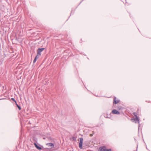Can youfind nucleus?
I'll return each mask as SVG.
<instances>
[{
	"mask_svg": "<svg viewBox=\"0 0 151 151\" xmlns=\"http://www.w3.org/2000/svg\"><path fill=\"white\" fill-rule=\"evenodd\" d=\"M72 14V12H71V13H70V14Z\"/></svg>",
	"mask_w": 151,
	"mask_h": 151,
	"instance_id": "b1692460",
	"label": "nucleus"
},
{
	"mask_svg": "<svg viewBox=\"0 0 151 151\" xmlns=\"http://www.w3.org/2000/svg\"><path fill=\"white\" fill-rule=\"evenodd\" d=\"M105 117H107V116H105Z\"/></svg>",
	"mask_w": 151,
	"mask_h": 151,
	"instance_id": "5701e85b",
	"label": "nucleus"
},
{
	"mask_svg": "<svg viewBox=\"0 0 151 151\" xmlns=\"http://www.w3.org/2000/svg\"><path fill=\"white\" fill-rule=\"evenodd\" d=\"M43 139H45V137H44V138H43Z\"/></svg>",
	"mask_w": 151,
	"mask_h": 151,
	"instance_id": "aec40b11",
	"label": "nucleus"
},
{
	"mask_svg": "<svg viewBox=\"0 0 151 151\" xmlns=\"http://www.w3.org/2000/svg\"><path fill=\"white\" fill-rule=\"evenodd\" d=\"M38 56L39 55H38V54H37V55L36 56L35 58L37 59L38 58Z\"/></svg>",
	"mask_w": 151,
	"mask_h": 151,
	"instance_id": "dca6fc26",
	"label": "nucleus"
},
{
	"mask_svg": "<svg viewBox=\"0 0 151 151\" xmlns=\"http://www.w3.org/2000/svg\"><path fill=\"white\" fill-rule=\"evenodd\" d=\"M119 101H120L119 100H116V97L115 96L114 98V100L113 101V108H116L115 105L117 104H118L119 102Z\"/></svg>",
	"mask_w": 151,
	"mask_h": 151,
	"instance_id": "f257e3e1",
	"label": "nucleus"
},
{
	"mask_svg": "<svg viewBox=\"0 0 151 151\" xmlns=\"http://www.w3.org/2000/svg\"><path fill=\"white\" fill-rule=\"evenodd\" d=\"M11 100L14 101L15 103V104L17 103V101L15 100V99L14 98H11Z\"/></svg>",
	"mask_w": 151,
	"mask_h": 151,
	"instance_id": "9b49d317",
	"label": "nucleus"
},
{
	"mask_svg": "<svg viewBox=\"0 0 151 151\" xmlns=\"http://www.w3.org/2000/svg\"><path fill=\"white\" fill-rule=\"evenodd\" d=\"M37 59H36L35 58H34V59L33 60V63H34L36 62V61H37Z\"/></svg>",
	"mask_w": 151,
	"mask_h": 151,
	"instance_id": "2eb2a0df",
	"label": "nucleus"
},
{
	"mask_svg": "<svg viewBox=\"0 0 151 151\" xmlns=\"http://www.w3.org/2000/svg\"><path fill=\"white\" fill-rule=\"evenodd\" d=\"M131 120L133 122H134L135 123H139V119L137 117H136L135 118L132 119Z\"/></svg>",
	"mask_w": 151,
	"mask_h": 151,
	"instance_id": "39448f33",
	"label": "nucleus"
},
{
	"mask_svg": "<svg viewBox=\"0 0 151 151\" xmlns=\"http://www.w3.org/2000/svg\"><path fill=\"white\" fill-rule=\"evenodd\" d=\"M71 139L73 141H75L76 140V138L75 137L73 136L71 138Z\"/></svg>",
	"mask_w": 151,
	"mask_h": 151,
	"instance_id": "ddd939ff",
	"label": "nucleus"
},
{
	"mask_svg": "<svg viewBox=\"0 0 151 151\" xmlns=\"http://www.w3.org/2000/svg\"><path fill=\"white\" fill-rule=\"evenodd\" d=\"M45 49V48H39L37 50V54H38V55L40 56L41 52H42Z\"/></svg>",
	"mask_w": 151,
	"mask_h": 151,
	"instance_id": "20e7f679",
	"label": "nucleus"
},
{
	"mask_svg": "<svg viewBox=\"0 0 151 151\" xmlns=\"http://www.w3.org/2000/svg\"><path fill=\"white\" fill-rule=\"evenodd\" d=\"M90 136H93V135L92 134H90Z\"/></svg>",
	"mask_w": 151,
	"mask_h": 151,
	"instance_id": "6ab92c4d",
	"label": "nucleus"
},
{
	"mask_svg": "<svg viewBox=\"0 0 151 151\" xmlns=\"http://www.w3.org/2000/svg\"><path fill=\"white\" fill-rule=\"evenodd\" d=\"M47 145L49 147H51V148L54 147V144L52 143H47Z\"/></svg>",
	"mask_w": 151,
	"mask_h": 151,
	"instance_id": "6e6552de",
	"label": "nucleus"
},
{
	"mask_svg": "<svg viewBox=\"0 0 151 151\" xmlns=\"http://www.w3.org/2000/svg\"><path fill=\"white\" fill-rule=\"evenodd\" d=\"M134 115V116L136 117H137V114L135 113H133Z\"/></svg>",
	"mask_w": 151,
	"mask_h": 151,
	"instance_id": "f3484780",
	"label": "nucleus"
},
{
	"mask_svg": "<svg viewBox=\"0 0 151 151\" xmlns=\"http://www.w3.org/2000/svg\"><path fill=\"white\" fill-rule=\"evenodd\" d=\"M112 113L115 114H120V112L119 111L116 109H113L111 111Z\"/></svg>",
	"mask_w": 151,
	"mask_h": 151,
	"instance_id": "423d86ee",
	"label": "nucleus"
},
{
	"mask_svg": "<svg viewBox=\"0 0 151 151\" xmlns=\"http://www.w3.org/2000/svg\"><path fill=\"white\" fill-rule=\"evenodd\" d=\"M15 104H16V106H17V107H18V108L19 109V110H21V107L20 106H19L18 104H17V103H16Z\"/></svg>",
	"mask_w": 151,
	"mask_h": 151,
	"instance_id": "1a4fd4ad",
	"label": "nucleus"
},
{
	"mask_svg": "<svg viewBox=\"0 0 151 151\" xmlns=\"http://www.w3.org/2000/svg\"><path fill=\"white\" fill-rule=\"evenodd\" d=\"M33 139L34 141H35L36 142H37V139L36 137H34L33 138Z\"/></svg>",
	"mask_w": 151,
	"mask_h": 151,
	"instance_id": "4468645a",
	"label": "nucleus"
},
{
	"mask_svg": "<svg viewBox=\"0 0 151 151\" xmlns=\"http://www.w3.org/2000/svg\"><path fill=\"white\" fill-rule=\"evenodd\" d=\"M111 148L108 149L106 148V150L105 151H111Z\"/></svg>",
	"mask_w": 151,
	"mask_h": 151,
	"instance_id": "f8f14e48",
	"label": "nucleus"
},
{
	"mask_svg": "<svg viewBox=\"0 0 151 151\" xmlns=\"http://www.w3.org/2000/svg\"><path fill=\"white\" fill-rule=\"evenodd\" d=\"M34 144L36 148L39 150H42V147H43L42 146H41L40 144L39 145H38L36 142H34Z\"/></svg>",
	"mask_w": 151,
	"mask_h": 151,
	"instance_id": "f03ea898",
	"label": "nucleus"
},
{
	"mask_svg": "<svg viewBox=\"0 0 151 151\" xmlns=\"http://www.w3.org/2000/svg\"><path fill=\"white\" fill-rule=\"evenodd\" d=\"M116 108H116L118 110H120L121 108V106L119 105L117 106L116 107Z\"/></svg>",
	"mask_w": 151,
	"mask_h": 151,
	"instance_id": "9d476101",
	"label": "nucleus"
},
{
	"mask_svg": "<svg viewBox=\"0 0 151 151\" xmlns=\"http://www.w3.org/2000/svg\"><path fill=\"white\" fill-rule=\"evenodd\" d=\"M80 142L79 143V147L81 149H82L83 147V138L81 137L80 138Z\"/></svg>",
	"mask_w": 151,
	"mask_h": 151,
	"instance_id": "7ed1b4c3",
	"label": "nucleus"
},
{
	"mask_svg": "<svg viewBox=\"0 0 151 151\" xmlns=\"http://www.w3.org/2000/svg\"><path fill=\"white\" fill-rule=\"evenodd\" d=\"M46 149H49V148H46Z\"/></svg>",
	"mask_w": 151,
	"mask_h": 151,
	"instance_id": "412c9836",
	"label": "nucleus"
},
{
	"mask_svg": "<svg viewBox=\"0 0 151 151\" xmlns=\"http://www.w3.org/2000/svg\"><path fill=\"white\" fill-rule=\"evenodd\" d=\"M105 117H107V116H105Z\"/></svg>",
	"mask_w": 151,
	"mask_h": 151,
	"instance_id": "4be33fe9",
	"label": "nucleus"
},
{
	"mask_svg": "<svg viewBox=\"0 0 151 151\" xmlns=\"http://www.w3.org/2000/svg\"><path fill=\"white\" fill-rule=\"evenodd\" d=\"M83 0H82V1L80 2V3H79V4H80L82 2V1H83Z\"/></svg>",
	"mask_w": 151,
	"mask_h": 151,
	"instance_id": "a211bd4d",
	"label": "nucleus"
},
{
	"mask_svg": "<svg viewBox=\"0 0 151 151\" xmlns=\"http://www.w3.org/2000/svg\"><path fill=\"white\" fill-rule=\"evenodd\" d=\"M106 146H103L100 147L99 148L98 151H105Z\"/></svg>",
	"mask_w": 151,
	"mask_h": 151,
	"instance_id": "0eeeda50",
	"label": "nucleus"
}]
</instances>
